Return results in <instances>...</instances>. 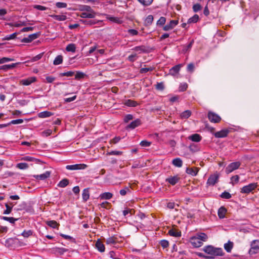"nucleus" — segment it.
Listing matches in <instances>:
<instances>
[{
    "instance_id": "412c9836",
    "label": "nucleus",
    "mask_w": 259,
    "mask_h": 259,
    "mask_svg": "<svg viewBox=\"0 0 259 259\" xmlns=\"http://www.w3.org/2000/svg\"><path fill=\"white\" fill-rule=\"evenodd\" d=\"M82 199L84 202H86L90 198L89 189H84L82 193Z\"/></svg>"
},
{
    "instance_id": "0eeeda50",
    "label": "nucleus",
    "mask_w": 259,
    "mask_h": 259,
    "mask_svg": "<svg viewBox=\"0 0 259 259\" xmlns=\"http://www.w3.org/2000/svg\"><path fill=\"white\" fill-rule=\"evenodd\" d=\"M87 167V165L85 164H76L73 165H68L66 166V168L68 170H79L84 169Z\"/></svg>"
},
{
    "instance_id": "e2e57ef3",
    "label": "nucleus",
    "mask_w": 259,
    "mask_h": 259,
    "mask_svg": "<svg viewBox=\"0 0 259 259\" xmlns=\"http://www.w3.org/2000/svg\"><path fill=\"white\" fill-rule=\"evenodd\" d=\"M188 88V84L186 83H183L180 85L179 87V91L181 92H184L187 90Z\"/></svg>"
},
{
    "instance_id": "052dcab7",
    "label": "nucleus",
    "mask_w": 259,
    "mask_h": 259,
    "mask_svg": "<svg viewBox=\"0 0 259 259\" xmlns=\"http://www.w3.org/2000/svg\"><path fill=\"white\" fill-rule=\"evenodd\" d=\"M23 120L22 119H15V120H12L11 121H10V122L8 123V124H20V123H23Z\"/></svg>"
},
{
    "instance_id": "49530a36",
    "label": "nucleus",
    "mask_w": 259,
    "mask_h": 259,
    "mask_svg": "<svg viewBox=\"0 0 259 259\" xmlns=\"http://www.w3.org/2000/svg\"><path fill=\"white\" fill-rule=\"evenodd\" d=\"M85 76V74L80 71H77L75 76V79L77 80H79L81 78H83Z\"/></svg>"
},
{
    "instance_id": "37998d69",
    "label": "nucleus",
    "mask_w": 259,
    "mask_h": 259,
    "mask_svg": "<svg viewBox=\"0 0 259 259\" xmlns=\"http://www.w3.org/2000/svg\"><path fill=\"white\" fill-rule=\"evenodd\" d=\"M2 219L9 222L11 224H14L16 221L18 220V219H15L13 217H3Z\"/></svg>"
},
{
    "instance_id": "f03ea898",
    "label": "nucleus",
    "mask_w": 259,
    "mask_h": 259,
    "mask_svg": "<svg viewBox=\"0 0 259 259\" xmlns=\"http://www.w3.org/2000/svg\"><path fill=\"white\" fill-rule=\"evenodd\" d=\"M257 186V183H252L243 187L240 191L241 193L248 194L254 190Z\"/></svg>"
},
{
    "instance_id": "7c9ffc66",
    "label": "nucleus",
    "mask_w": 259,
    "mask_h": 259,
    "mask_svg": "<svg viewBox=\"0 0 259 259\" xmlns=\"http://www.w3.org/2000/svg\"><path fill=\"white\" fill-rule=\"evenodd\" d=\"M124 105L128 107H136L138 103L134 100H127L125 101Z\"/></svg>"
},
{
    "instance_id": "de8ad7c7",
    "label": "nucleus",
    "mask_w": 259,
    "mask_h": 259,
    "mask_svg": "<svg viewBox=\"0 0 259 259\" xmlns=\"http://www.w3.org/2000/svg\"><path fill=\"white\" fill-rule=\"evenodd\" d=\"M21 160L27 161H36L37 160V159H36L33 157L28 156L22 157Z\"/></svg>"
},
{
    "instance_id": "5701e85b",
    "label": "nucleus",
    "mask_w": 259,
    "mask_h": 259,
    "mask_svg": "<svg viewBox=\"0 0 259 259\" xmlns=\"http://www.w3.org/2000/svg\"><path fill=\"white\" fill-rule=\"evenodd\" d=\"M113 194L111 193L105 192L101 194L99 197L101 199L109 200L111 198Z\"/></svg>"
},
{
    "instance_id": "4be33fe9",
    "label": "nucleus",
    "mask_w": 259,
    "mask_h": 259,
    "mask_svg": "<svg viewBox=\"0 0 259 259\" xmlns=\"http://www.w3.org/2000/svg\"><path fill=\"white\" fill-rule=\"evenodd\" d=\"M51 17L57 21H65L67 19V17L64 15H52Z\"/></svg>"
},
{
    "instance_id": "0e129e2a",
    "label": "nucleus",
    "mask_w": 259,
    "mask_h": 259,
    "mask_svg": "<svg viewBox=\"0 0 259 259\" xmlns=\"http://www.w3.org/2000/svg\"><path fill=\"white\" fill-rule=\"evenodd\" d=\"M134 116L132 114H127L124 117V121L126 123L128 122L130 120H133Z\"/></svg>"
},
{
    "instance_id": "8fccbe9b",
    "label": "nucleus",
    "mask_w": 259,
    "mask_h": 259,
    "mask_svg": "<svg viewBox=\"0 0 259 259\" xmlns=\"http://www.w3.org/2000/svg\"><path fill=\"white\" fill-rule=\"evenodd\" d=\"M109 19L111 21L115 22L117 24H121L122 22V20L118 17H111L109 18Z\"/></svg>"
},
{
    "instance_id": "aec40b11",
    "label": "nucleus",
    "mask_w": 259,
    "mask_h": 259,
    "mask_svg": "<svg viewBox=\"0 0 259 259\" xmlns=\"http://www.w3.org/2000/svg\"><path fill=\"white\" fill-rule=\"evenodd\" d=\"M96 247L100 252H104L105 251V246L100 240H98L96 242Z\"/></svg>"
},
{
    "instance_id": "2eb2a0df",
    "label": "nucleus",
    "mask_w": 259,
    "mask_h": 259,
    "mask_svg": "<svg viewBox=\"0 0 259 259\" xmlns=\"http://www.w3.org/2000/svg\"><path fill=\"white\" fill-rule=\"evenodd\" d=\"M36 80V78L35 77H30L26 79H22L20 81V83L21 84L24 85H30L31 83L35 82Z\"/></svg>"
},
{
    "instance_id": "1a4fd4ad",
    "label": "nucleus",
    "mask_w": 259,
    "mask_h": 259,
    "mask_svg": "<svg viewBox=\"0 0 259 259\" xmlns=\"http://www.w3.org/2000/svg\"><path fill=\"white\" fill-rule=\"evenodd\" d=\"M190 242L192 245L195 247H199L202 245L203 243L201 242L197 236L192 237L190 239Z\"/></svg>"
},
{
    "instance_id": "4468645a",
    "label": "nucleus",
    "mask_w": 259,
    "mask_h": 259,
    "mask_svg": "<svg viewBox=\"0 0 259 259\" xmlns=\"http://www.w3.org/2000/svg\"><path fill=\"white\" fill-rule=\"evenodd\" d=\"M182 66V64H178L174 66L169 70V74L172 76L177 75L179 72Z\"/></svg>"
},
{
    "instance_id": "ddd939ff",
    "label": "nucleus",
    "mask_w": 259,
    "mask_h": 259,
    "mask_svg": "<svg viewBox=\"0 0 259 259\" xmlns=\"http://www.w3.org/2000/svg\"><path fill=\"white\" fill-rule=\"evenodd\" d=\"M199 171V168L196 167H187L186 172L190 176H196Z\"/></svg>"
},
{
    "instance_id": "72a5a7b5",
    "label": "nucleus",
    "mask_w": 259,
    "mask_h": 259,
    "mask_svg": "<svg viewBox=\"0 0 259 259\" xmlns=\"http://www.w3.org/2000/svg\"><path fill=\"white\" fill-rule=\"evenodd\" d=\"M63 62V57L61 55L57 56L54 60L53 64L55 65L61 64Z\"/></svg>"
},
{
    "instance_id": "c03bdc74",
    "label": "nucleus",
    "mask_w": 259,
    "mask_h": 259,
    "mask_svg": "<svg viewBox=\"0 0 259 259\" xmlns=\"http://www.w3.org/2000/svg\"><path fill=\"white\" fill-rule=\"evenodd\" d=\"M117 242L116 238L114 237H111L107 238L106 243L107 244H115Z\"/></svg>"
},
{
    "instance_id": "a18cd8bd",
    "label": "nucleus",
    "mask_w": 259,
    "mask_h": 259,
    "mask_svg": "<svg viewBox=\"0 0 259 259\" xmlns=\"http://www.w3.org/2000/svg\"><path fill=\"white\" fill-rule=\"evenodd\" d=\"M69 182L67 179H62V180L59 183L58 186L60 187L64 188L67 186Z\"/></svg>"
},
{
    "instance_id": "9b49d317",
    "label": "nucleus",
    "mask_w": 259,
    "mask_h": 259,
    "mask_svg": "<svg viewBox=\"0 0 259 259\" xmlns=\"http://www.w3.org/2000/svg\"><path fill=\"white\" fill-rule=\"evenodd\" d=\"M178 24V20H172L163 27V29L164 31H168L174 28Z\"/></svg>"
},
{
    "instance_id": "4d7b16f0",
    "label": "nucleus",
    "mask_w": 259,
    "mask_h": 259,
    "mask_svg": "<svg viewBox=\"0 0 259 259\" xmlns=\"http://www.w3.org/2000/svg\"><path fill=\"white\" fill-rule=\"evenodd\" d=\"M166 22V18L164 17H161L157 22L158 25L162 26L165 24Z\"/></svg>"
},
{
    "instance_id": "a211bd4d",
    "label": "nucleus",
    "mask_w": 259,
    "mask_h": 259,
    "mask_svg": "<svg viewBox=\"0 0 259 259\" xmlns=\"http://www.w3.org/2000/svg\"><path fill=\"white\" fill-rule=\"evenodd\" d=\"M188 139L191 140L193 142H199L201 140L202 137L200 135L198 134H194L189 136Z\"/></svg>"
},
{
    "instance_id": "5fc2aeb1",
    "label": "nucleus",
    "mask_w": 259,
    "mask_h": 259,
    "mask_svg": "<svg viewBox=\"0 0 259 259\" xmlns=\"http://www.w3.org/2000/svg\"><path fill=\"white\" fill-rule=\"evenodd\" d=\"M43 54H44L43 53H40V54H38L37 55L35 56V57H32L31 59V61L35 62V61H37L40 60L42 58Z\"/></svg>"
},
{
    "instance_id": "3c124183",
    "label": "nucleus",
    "mask_w": 259,
    "mask_h": 259,
    "mask_svg": "<svg viewBox=\"0 0 259 259\" xmlns=\"http://www.w3.org/2000/svg\"><path fill=\"white\" fill-rule=\"evenodd\" d=\"M18 33L17 32H15L13 34H11L10 35H8L5 36L4 39L5 40H11L13 39L16 38V36L17 35Z\"/></svg>"
},
{
    "instance_id": "473e14b6",
    "label": "nucleus",
    "mask_w": 259,
    "mask_h": 259,
    "mask_svg": "<svg viewBox=\"0 0 259 259\" xmlns=\"http://www.w3.org/2000/svg\"><path fill=\"white\" fill-rule=\"evenodd\" d=\"M66 50L67 52H75L76 50V46L74 44H68L66 48Z\"/></svg>"
},
{
    "instance_id": "6e6552de",
    "label": "nucleus",
    "mask_w": 259,
    "mask_h": 259,
    "mask_svg": "<svg viewBox=\"0 0 259 259\" xmlns=\"http://www.w3.org/2000/svg\"><path fill=\"white\" fill-rule=\"evenodd\" d=\"M40 35V33H35L32 34H30L27 37H24L22 39V42L24 43H29L31 42L32 40L36 39Z\"/></svg>"
},
{
    "instance_id": "20e7f679",
    "label": "nucleus",
    "mask_w": 259,
    "mask_h": 259,
    "mask_svg": "<svg viewBox=\"0 0 259 259\" xmlns=\"http://www.w3.org/2000/svg\"><path fill=\"white\" fill-rule=\"evenodd\" d=\"M207 117L211 122L219 123L221 120V117L212 111H209L208 112Z\"/></svg>"
},
{
    "instance_id": "9d476101",
    "label": "nucleus",
    "mask_w": 259,
    "mask_h": 259,
    "mask_svg": "<svg viewBox=\"0 0 259 259\" xmlns=\"http://www.w3.org/2000/svg\"><path fill=\"white\" fill-rule=\"evenodd\" d=\"M141 124V121L140 119H137L135 120L134 121H132L131 123H130L129 124H128L126 126V130H133L136 127H138V126L140 125Z\"/></svg>"
},
{
    "instance_id": "e433bc0d",
    "label": "nucleus",
    "mask_w": 259,
    "mask_h": 259,
    "mask_svg": "<svg viewBox=\"0 0 259 259\" xmlns=\"http://www.w3.org/2000/svg\"><path fill=\"white\" fill-rule=\"evenodd\" d=\"M153 21V17L151 15H148L145 20V24L146 26H149L151 25Z\"/></svg>"
},
{
    "instance_id": "bf43d9fd",
    "label": "nucleus",
    "mask_w": 259,
    "mask_h": 259,
    "mask_svg": "<svg viewBox=\"0 0 259 259\" xmlns=\"http://www.w3.org/2000/svg\"><path fill=\"white\" fill-rule=\"evenodd\" d=\"M195 66L193 63H189L187 68V70L189 72H193L194 71Z\"/></svg>"
},
{
    "instance_id": "f3484780",
    "label": "nucleus",
    "mask_w": 259,
    "mask_h": 259,
    "mask_svg": "<svg viewBox=\"0 0 259 259\" xmlns=\"http://www.w3.org/2000/svg\"><path fill=\"white\" fill-rule=\"evenodd\" d=\"M168 234L171 236L178 237L181 236V232L178 229L172 228L168 231Z\"/></svg>"
},
{
    "instance_id": "2f4dec72",
    "label": "nucleus",
    "mask_w": 259,
    "mask_h": 259,
    "mask_svg": "<svg viewBox=\"0 0 259 259\" xmlns=\"http://www.w3.org/2000/svg\"><path fill=\"white\" fill-rule=\"evenodd\" d=\"M191 115V112L190 110H187L183 112L181 114V118L182 119H187L189 118Z\"/></svg>"
},
{
    "instance_id": "c9c22d12",
    "label": "nucleus",
    "mask_w": 259,
    "mask_h": 259,
    "mask_svg": "<svg viewBox=\"0 0 259 259\" xmlns=\"http://www.w3.org/2000/svg\"><path fill=\"white\" fill-rule=\"evenodd\" d=\"M16 167L20 169H26L28 168L29 165L27 163L22 162L17 163Z\"/></svg>"
},
{
    "instance_id": "13d9d810",
    "label": "nucleus",
    "mask_w": 259,
    "mask_h": 259,
    "mask_svg": "<svg viewBox=\"0 0 259 259\" xmlns=\"http://www.w3.org/2000/svg\"><path fill=\"white\" fill-rule=\"evenodd\" d=\"M122 154V152L119 151H111L107 153L108 155H120Z\"/></svg>"
},
{
    "instance_id": "09e8293b",
    "label": "nucleus",
    "mask_w": 259,
    "mask_h": 259,
    "mask_svg": "<svg viewBox=\"0 0 259 259\" xmlns=\"http://www.w3.org/2000/svg\"><path fill=\"white\" fill-rule=\"evenodd\" d=\"M141 4L144 6H147L150 5L153 0H138Z\"/></svg>"
},
{
    "instance_id": "79ce46f5",
    "label": "nucleus",
    "mask_w": 259,
    "mask_h": 259,
    "mask_svg": "<svg viewBox=\"0 0 259 259\" xmlns=\"http://www.w3.org/2000/svg\"><path fill=\"white\" fill-rule=\"evenodd\" d=\"M5 206L6 207V209L4 211V214H8L11 212L14 205L10 206L8 203H6Z\"/></svg>"
},
{
    "instance_id": "f8f14e48",
    "label": "nucleus",
    "mask_w": 259,
    "mask_h": 259,
    "mask_svg": "<svg viewBox=\"0 0 259 259\" xmlns=\"http://www.w3.org/2000/svg\"><path fill=\"white\" fill-rule=\"evenodd\" d=\"M229 133V130L227 129H224L219 132L214 133L215 137L218 138H222L226 137Z\"/></svg>"
},
{
    "instance_id": "393cba45",
    "label": "nucleus",
    "mask_w": 259,
    "mask_h": 259,
    "mask_svg": "<svg viewBox=\"0 0 259 259\" xmlns=\"http://www.w3.org/2000/svg\"><path fill=\"white\" fill-rule=\"evenodd\" d=\"M52 171L47 170L44 174L38 175L36 176H34L33 177L35 178H48L51 177V174Z\"/></svg>"
},
{
    "instance_id": "423d86ee",
    "label": "nucleus",
    "mask_w": 259,
    "mask_h": 259,
    "mask_svg": "<svg viewBox=\"0 0 259 259\" xmlns=\"http://www.w3.org/2000/svg\"><path fill=\"white\" fill-rule=\"evenodd\" d=\"M79 21L81 23H82L84 25H88V26H90L95 25V24H99L100 25L103 22L102 20H96V19H93V20L81 19L79 20Z\"/></svg>"
},
{
    "instance_id": "a878e982",
    "label": "nucleus",
    "mask_w": 259,
    "mask_h": 259,
    "mask_svg": "<svg viewBox=\"0 0 259 259\" xmlns=\"http://www.w3.org/2000/svg\"><path fill=\"white\" fill-rule=\"evenodd\" d=\"M189 149L192 152H196L200 150V148L198 144L192 143L189 146Z\"/></svg>"
},
{
    "instance_id": "4c0bfd02",
    "label": "nucleus",
    "mask_w": 259,
    "mask_h": 259,
    "mask_svg": "<svg viewBox=\"0 0 259 259\" xmlns=\"http://www.w3.org/2000/svg\"><path fill=\"white\" fill-rule=\"evenodd\" d=\"M196 236L201 242L206 241L208 238L207 235L203 233L198 234Z\"/></svg>"
},
{
    "instance_id": "680f3d73",
    "label": "nucleus",
    "mask_w": 259,
    "mask_h": 259,
    "mask_svg": "<svg viewBox=\"0 0 259 259\" xmlns=\"http://www.w3.org/2000/svg\"><path fill=\"white\" fill-rule=\"evenodd\" d=\"M153 68L152 67H148V68H142L140 70V72L141 73H146L148 71H152Z\"/></svg>"
},
{
    "instance_id": "a19ab883",
    "label": "nucleus",
    "mask_w": 259,
    "mask_h": 259,
    "mask_svg": "<svg viewBox=\"0 0 259 259\" xmlns=\"http://www.w3.org/2000/svg\"><path fill=\"white\" fill-rule=\"evenodd\" d=\"M80 10L82 11H86L85 12H92L94 11L90 6L87 5L81 6Z\"/></svg>"
},
{
    "instance_id": "dca6fc26",
    "label": "nucleus",
    "mask_w": 259,
    "mask_h": 259,
    "mask_svg": "<svg viewBox=\"0 0 259 259\" xmlns=\"http://www.w3.org/2000/svg\"><path fill=\"white\" fill-rule=\"evenodd\" d=\"M96 13L93 11L92 12H82L79 16L82 18H94L95 17Z\"/></svg>"
},
{
    "instance_id": "864d4df0",
    "label": "nucleus",
    "mask_w": 259,
    "mask_h": 259,
    "mask_svg": "<svg viewBox=\"0 0 259 259\" xmlns=\"http://www.w3.org/2000/svg\"><path fill=\"white\" fill-rule=\"evenodd\" d=\"M74 74V72H73V71H68V72H63V73H60L59 74V76H72Z\"/></svg>"
},
{
    "instance_id": "338daca9",
    "label": "nucleus",
    "mask_w": 259,
    "mask_h": 259,
    "mask_svg": "<svg viewBox=\"0 0 259 259\" xmlns=\"http://www.w3.org/2000/svg\"><path fill=\"white\" fill-rule=\"evenodd\" d=\"M160 244L163 248H166L168 247L169 243L168 241L166 240H162L160 241Z\"/></svg>"
},
{
    "instance_id": "603ef678",
    "label": "nucleus",
    "mask_w": 259,
    "mask_h": 259,
    "mask_svg": "<svg viewBox=\"0 0 259 259\" xmlns=\"http://www.w3.org/2000/svg\"><path fill=\"white\" fill-rule=\"evenodd\" d=\"M221 197L222 198L228 199L231 197V195L229 192L225 191L221 194Z\"/></svg>"
},
{
    "instance_id": "7ed1b4c3",
    "label": "nucleus",
    "mask_w": 259,
    "mask_h": 259,
    "mask_svg": "<svg viewBox=\"0 0 259 259\" xmlns=\"http://www.w3.org/2000/svg\"><path fill=\"white\" fill-rule=\"evenodd\" d=\"M241 163L239 161L232 162L226 167L225 171L227 174L231 173L233 171L238 169Z\"/></svg>"
},
{
    "instance_id": "58836bf2",
    "label": "nucleus",
    "mask_w": 259,
    "mask_h": 259,
    "mask_svg": "<svg viewBox=\"0 0 259 259\" xmlns=\"http://www.w3.org/2000/svg\"><path fill=\"white\" fill-rule=\"evenodd\" d=\"M133 50H134L136 52H139V53L146 52L147 51L146 47L144 46L136 47L133 49Z\"/></svg>"
},
{
    "instance_id": "c85d7f7f",
    "label": "nucleus",
    "mask_w": 259,
    "mask_h": 259,
    "mask_svg": "<svg viewBox=\"0 0 259 259\" xmlns=\"http://www.w3.org/2000/svg\"><path fill=\"white\" fill-rule=\"evenodd\" d=\"M46 224L48 226L53 228H57L59 226V224L56 221L54 220L47 221Z\"/></svg>"
},
{
    "instance_id": "6ab92c4d",
    "label": "nucleus",
    "mask_w": 259,
    "mask_h": 259,
    "mask_svg": "<svg viewBox=\"0 0 259 259\" xmlns=\"http://www.w3.org/2000/svg\"><path fill=\"white\" fill-rule=\"evenodd\" d=\"M227 212V209L224 206L221 207L218 212V214L220 219H223L225 217V214Z\"/></svg>"
},
{
    "instance_id": "c756f323",
    "label": "nucleus",
    "mask_w": 259,
    "mask_h": 259,
    "mask_svg": "<svg viewBox=\"0 0 259 259\" xmlns=\"http://www.w3.org/2000/svg\"><path fill=\"white\" fill-rule=\"evenodd\" d=\"M20 63L18 62L16 63H12L11 64L9 65H5L2 66L1 69H3L4 70H8L13 69L14 67H15L17 65L19 64Z\"/></svg>"
},
{
    "instance_id": "69168bd1",
    "label": "nucleus",
    "mask_w": 259,
    "mask_h": 259,
    "mask_svg": "<svg viewBox=\"0 0 259 259\" xmlns=\"http://www.w3.org/2000/svg\"><path fill=\"white\" fill-rule=\"evenodd\" d=\"M127 192H130V190L128 187H126L124 189L120 190L119 193L121 195L124 196L126 194Z\"/></svg>"
},
{
    "instance_id": "774afa93",
    "label": "nucleus",
    "mask_w": 259,
    "mask_h": 259,
    "mask_svg": "<svg viewBox=\"0 0 259 259\" xmlns=\"http://www.w3.org/2000/svg\"><path fill=\"white\" fill-rule=\"evenodd\" d=\"M156 89L160 91L163 90L164 89V85L163 84V83L162 82L157 83V84L156 85Z\"/></svg>"
},
{
    "instance_id": "bb28decb",
    "label": "nucleus",
    "mask_w": 259,
    "mask_h": 259,
    "mask_svg": "<svg viewBox=\"0 0 259 259\" xmlns=\"http://www.w3.org/2000/svg\"><path fill=\"white\" fill-rule=\"evenodd\" d=\"M172 163L176 167H181L182 166L183 161L180 158H176L172 160Z\"/></svg>"
},
{
    "instance_id": "b1692460",
    "label": "nucleus",
    "mask_w": 259,
    "mask_h": 259,
    "mask_svg": "<svg viewBox=\"0 0 259 259\" xmlns=\"http://www.w3.org/2000/svg\"><path fill=\"white\" fill-rule=\"evenodd\" d=\"M53 114L52 112H51L50 111H43V112L39 113L38 114V116L39 118H44L50 117Z\"/></svg>"
},
{
    "instance_id": "f257e3e1",
    "label": "nucleus",
    "mask_w": 259,
    "mask_h": 259,
    "mask_svg": "<svg viewBox=\"0 0 259 259\" xmlns=\"http://www.w3.org/2000/svg\"><path fill=\"white\" fill-rule=\"evenodd\" d=\"M202 250L206 253L210 255V256L205 257V258L207 259H212L215 256H223L224 254L223 249L221 248L214 247L212 245L204 246Z\"/></svg>"
},
{
    "instance_id": "39448f33",
    "label": "nucleus",
    "mask_w": 259,
    "mask_h": 259,
    "mask_svg": "<svg viewBox=\"0 0 259 259\" xmlns=\"http://www.w3.org/2000/svg\"><path fill=\"white\" fill-rule=\"evenodd\" d=\"M259 250V240H255L251 243V248L249 250L250 254H255Z\"/></svg>"
},
{
    "instance_id": "cd10ccee",
    "label": "nucleus",
    "mask_w": 259,
    "mask_h": 259,
    "mask_svg": "<svg viewBox=\"0 0 259 259\" xmlns=\"http://www.w3.org/2000/svg\"><path fill=\"white\" fill-rule=\"evenodd\" d=\"M135 213V210L133 209H131L129 208H126L123 211V214L124 217L127 215L130 217Z\"/></svg>"
},
{
    "instance_id": "ea45409f",
    "label": "nucleus",
    "mask_w": 259,
    "mask_h": 259,
    "mask_svg": "<svg viewBox=\"0 0 259 259\" xmlns=\"http://www.w3.org/2000/svg\"><path fill=\"white\" fill-rule=\"evenodd\" d=\"M199 19V16L197 14L194 15L192 17L190 18L187 23H196Z\"/></svg>"
},
{
    "instance_id": "f704fd0d",
    "label": "nucleus",
    "mask_w": 259,
    "mask_h": 259,
    "mask_svg": "<svg viewBox=\"0 0 259 259\" xmlns=\"http://www.w3.org/2000/svg\"><path fill=\"white\" fill-rule=\"evenodd\" d=\"M233 246V243L232 242L229 241L228 243L225 244L224 248L227 252H231Z\"/></svg>"
},
{
    "instance_id": "6e6d98bb",
    "label": "nucleus",
    "mask_w": 259,
    "mask_h": 259,
    "mask_svg": "<svg viewBox=\"0 0 259 259\" xmlns=\"http://www.w3.org/2000/svg\"><path fill=\"white\" fill-rule=\"evenodd\" d=\"M202 8V7L199 4H196L193 6V10L194 12L199 11Z\"/></svg>"
}]
</instances>
